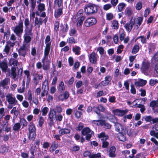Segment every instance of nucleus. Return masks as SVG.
Listing matches in <instances>:
<instances>
[{
	"mask_svg": "<svg viewBox=\"0 0 158 158\" xmlns=\"http://www.w3.org/2000/svg\"><path fill=\"white\" fill-rule=\"evenodd\" d=\"M29 133L28 134V139L30 140L34 141L35 138L36 128L35 124L32 122L30 123L28 125Z\"/></svg>",
	"mask_w": 158,
	"mask_h": 158,
	"instance_id": "obj_1",
	"label": "nucleus"
},
{
	"mask_svg": "<svg viewBox=\"0 0 158 158\" xmlns=\"http://www.w3.org/2000/svg\"><path fill=\"white\" fill-rule=\"evenodd\" d=\"M97 6L92 4L87 5L84 8L85 11L87 14L90 15L96 13L98 11Z\"/></svg>",
	"mask_w": 158,
	"mask_h": 158,
	"instance_id": "obj_2",
	"label": "nucleus"
},
{
	"mask_svg": "<svg viewBox=\"0 0 158 158\" xmlns=\"http://www.w3.org/2000/svg\"><path fill=\"white\" fill-rule=\"evenodd\" d=\"M50 37L49 35H47L45 40L46 47L44 49V55L45 56H48L50 49L51 41H50Z\"/></svg>",
	"mask_w": 158,
	"mask_h": 158,
	"instance_id": "obj_3",
	"label": "nucleus"
},
{
	"mask_svg": "<svg viewBox=\"0 0 158 158\" xmlns=\"http://www.w3.org/2000/svg\"><path fill=\"white\" fill-rule=\"evenodd\" d=\"M9 73V75H11V77H12V78L14 79H15L16 76L18 75H21L22 72L23 70L21 69H20L18 70V73L16 72V68L14 67H12L10 70L9 69V72H7Z\"/></svg>",
	"mask_w": 158,
	"mask_h": 158,
	"instance_id": "obj_4",
	"label": "nucleus"
},
{
	"mask_svg": "<svg viewBox=\"0 0 158 158\" xmlns=\"http://www.w3.org/2000/svg\"><path fill=\"white\" fill-rule=\"evenodd\" d=\"M23 22L21 21L19 22L18 25L15 27L14 30V31L17 36L20 37L23 32Z\"/></svg>",
	"mask_w": 158,
	"mask_h": 158,
	"instance_id": "obj_5",
	"label": "nucleus"
},
{
	"mask_svg": "<svg viewBox=\"0 0 158 158\" xmlns=\"http://www.w3.org/2000/svg\"><path fill=\"white\" fill-rule=\"evenodd\" d=\"M6 101L10 105H15L17 104L18 101L16 99L15 97L13 96L11 94H8L6 96Z\"/></svg>",
	"mask_w": 158,
	"mask_h": 158,
	"instance_id": "obj_6",
	"label": "nucleus"
},
{
	"mask_svg": "<svg viewBox=\"0 0 158 158\" xmlns=\"http://www.w3.org/2000/svg\"><path fill=\"white\" fill-rule=\"evenodd\" d=\"M81 133L83 135H86L85 139L88 141L90 140L92 135L94 134V132L88 127H86L83 129L81 131Z\"/></svg>",
	"mask_w": 158,
	"mask_h": 158,
	"instance_id": "obj_7",
	"label": "nucleus"
},
{
	"mask_svg": "<svg viewBox=\"0 0 158 158\" xmlns=\"http://www.w3.org/2000/svg\"><path fill=\"white\" fill-rule=\"evenodd\" d=\"M28 45L27 44H25L21 47L18 50L19 55L25 57L28 50Z\"/></svg>",
	"mask_w": 158,
	"mask_h": 158,
	"instance_id": "obj_8",
	"label": "nucleus"
},
{
	"mask_svg": "<svg viewBox=\"0 0 158 158\" xmlns=\"http://www.w3.org/2000/svg\"><path fill=\"white\" fill-rule=\"evenodd\" d=\"M135 24V19L132 18L130 22L127 23L124 27L126 28L127 31L129 32L131 31L133 25Z\"/></svg>",
	"mask_w": 158,
	"mask_h": 158,
	"instance_id": "obj_9",
	"label": "nucleus"
},
{
	"mask_svg": "<svg viewBox=\"0 0 158 158\" xmlns=\"http://www.w3.org/2000/svg\"><path fill=\"white\" fill-rule=\"evenodd\" d=\"M24 23L25 27V31H27V32L28 33L30 32V31H32L33 27L32 24H31L30 27H29L30 21L29 20L28 18H26L25 19Z\"/></svg>",
	"mask_w": 158,
	"mask_h": 158,
	"instance_id": "obj_10",
	"label": "nucleus"
},
{
	"mask_svg": "<svg viewBox=\"0 0 158 158\" xmlns=\"http://www.w3.org/2000/svg\"><path fill=\"white\" fill-rule=\"evenodd\" d=\"M96 19L94 18H90L87 19L84 22L85 25L86 27H89L96 23Z\"/></svg>",
	"mask_w": 158,
	"mask_h": 158,
	"instance_id": "obj_11",
	"label": "nucleus"
},
{
	"mask_svg": "<svg viewBox=\"0 0 158 158\" xmlns=\"http://www.w3.org/2000/svg\"><path fill=\"white\" fill-rule=\"evenodd\" d=\"M98 137L99 138H102V139H101V140L103 141L102 145V148H107L108 146L109 143L107 141H104V140H106L108 138V137H107L106 136H105V133H102L100 134L99 135Z\"/></svg>",
	"mask_w": 158,
	"mask_h": 158,
	"instance_id": "obj_12",
	"label": "nucleus"
},
{
	"mask_svg": "<svg viewBox=\"0 0 158 158\" xmlns=\"http://www.w3.org/2000/svg\"><path fill=\"white\" fill-rule=\"evenodd\" d=\"M0 67L2 72L5 73L7 72H9V69L8 68L7 61L6 60H4L0 63Z\"/></svg>",
	"mask_w": 158,
	"mask_h": 158,
	"instance_id": "obj_13",
	"label": "nucleus"
},
{
	"mask_svg": "<svg viewBox=\"0 0 158 158\" xmlns=\"http://www.w3.org/2000/svg\"><path fill=\"white\" fill-rule=\"evenodd\" d=\"M48 56H45L44 55V56L42 60V62L43 63V69L44 70H46L49 69V65L50 64V61L47 60L45 61V60L46 59L47 57Z\"/></svg>",
	"mask_w": 158,
	"mask_h": 158,
	"instance_id": "obj_14",
	"label": "nucleus"
},
{
	"mask_svg": "<svg viewBox=\"0 0 158 158\" xmlns=\"http://www.w3.org/2000/svg\"><path fill=\"white\" fill-rule=\"evenodd\" d=\"M32 31H31L30 32L27 33V31H25V34L23 36L24 41L26 43L30 42L31 40V37L29 35H32Z\"/></svg>",
	"mask_w": 158,
	"mask_h": 158,
	"instance_id": "obj_15",
	"label": "nucleus"
},
{
	"mask_svg": "<svg viewBox=\"0 0 158 158\" xmlns=\"http://www.w3.org/2000/svg\"><path fill=\"white\" fill-rule=\"evenodd\" d=\"M126 134V130L122 132H119L117 134V138L120 141L124 142L126 140V138L125 134Z\"/></svg>",
	"mask_w": 158,
	"mask_h": 158,
	"instance_id": "obj_16",
	"label": "nucleus"
},
{
	"mask_svg": "<svg viewBox=\"0 0 158 158\" xmlns=\"http://www.w3.org/2000/svg\"><path fill=\"white\" fill-rule=\"evenodd\" d=\"M69 96V94L67 91H65L64 93L61 94L58 96V98L59 100L63 101L64 99H68Z\"/></svg>",
	"mask_w": 158,
	"mask_h": 158,
	"instance_id": "obj_17",
	"label": "nucleus"
},
{
	"mask_svg": "<svg viewBox=\"0 0 158 158\" xmlns=\"http://www.w3.org/2000/svg\"><path fill=\"white\" fill-rule=\"evenodd\" d=\"M149 66V63L148 62H143L142 65L141 69L142 72L144 74H145L146 71L148 69Z\"/></svg>",
	"mask_w": 158,
	"mask_h": 158,
	"instance_id": "obj_18",
	"label": "nucleus"
},
{
	"mask_svg": "<svg viewBox=\"0 0 158 158\" xmlns=\"http://www.w3.org/2000/svg\"><path fill=\"white\" fill-rule=\"evenodd\" d=\"M89 60L90 62L92 63L95 64L97 62L96 54L94 52L92 53L89 55Z\"/></svg>",
	"mask_w": 158,
	"mask_h": 158,
	"instance_id": "obj_19",
	"label": "nucleus"
},
{
	"mask_svg": "<svg viewBox=\"0 0 158 158\" xmlns=\"http://www.w3.org/2000/svg\"><path fill=\"white\" fill-rule=\"evenodd\" d=\"M116 148L114 146H112L110 148L109 150V156L111 157H115L116 156L115 153Z\"/></svg>",
	"mask_w": 158,
	"mask_h": 158,
	"instance_id": "obj_20",
	"label": "nucleus"
},
{
	"mask_svg": "<svg viewBox=\"0 0 158 158\" xmlns=\"http://www.w3.org/2000/svg\"><path fill=\"white\" fill-rule=\"evenodd\" d=\"M115 126L116 131L118 132H122L125 130L122 126L118 123H115Z\"/></svg>",
	"mask_w": 158,
	"mask_h": 158,
	"instance_id": "obj_21",
	"label": "nucleus"
},
{
	"mask_svg": "<svg viewBox=\"0 0 158 158\" xmlns=\"http://www.w3.org/2000/svg\"><path fill=\"white\" fill-rule=\"evenodd\" d=\"M43 23V19L41 18H38L37 17L35 18V26H38V27H40V25H41Z\"/></svg>",
	"mask_w": 158,
	"mask_h": 158,
	"instance_id": "obj_22",
	"label": "nucleus"
},
{
	"mask_svg": "<svg viewBox=\"0 0 158 158\" xmlns=\"http://www.w3.org/2000/svg\"><path fill=\"white\" fill-rule=\"evenodd\" d=\"M9 81V79L6 78L3 80L1 81L0 82V86L2 87L3 89L5 88V86L8 84Z\"/></svg>",
	"mask_w": 158,
	"mask_h": 158,
	"instance_id": "obj_23",
	"label": "nucleus"
},
{
	"mask_svg": "<svg viewBox=\"0 0 158 158\" xmlns=\"http://www.w3.org/2000/svg\"><path fill=\"white\" fill-rule=\"evenodd\" d=\"M10 113L13 114V119H15L18 116L19 112L18 110H16V107H14L12 110H11Z\"/></svg>",
	"mask_w": 158,
	"mask_h": 158,
	"instance_id": "obj_24",
	"label": "nucleus"
},
{
	"mask_svg": "<svg viewBox=\"0 0 158 158\" xmlns=\"http://www.w3.org/2000/svg\"><path fill=\"white\" fill-rule=\"evenodd\" d=\"M70 133V130L67 128L61 129L59 131L60 136H62L65 134H69Z\"/></svg>",
	"mask_w": 158,
	"mask_h": 158,
	"instance_id": "obj_25",
	"label": "nucleus"
},
{
	"mask_svg": "<svg viewBox=\"0 0 158 158\" xmlns=\"http://www.w3.org/2000/svg\"><path fill=\"white\" fill-rule=\"evenodd\" d=\"M56 113L55 110L54 109L51 110L49 114V119H53L54 117L56 116Z\"/></svg>",
	"mask_w": 158,
	"mask_h": 158,
	"instance_id": "obj_26",
	"label": "nucleus"
},
{
	"mask_svg": "<svg viewBox=\"0 0 158 158\" xmlns=\"http://www.w3.org/2000/svg\"><path fill=\"white\" fill-rule=\"evenodd\" d=\"M146 83L147 81H146L140 79L139 81L135 82V85L136 86H143Z\"/></svg>",
	"mask_w": 158,
	"mask_h": 158,
	"instance_id": "obj_27",
	"label": "nucleus"
},
{
	"mask_svg": "<svg viewBox=\"0 0 158 158\" xmlns=\"http://www.w3.org/2000/svg\"><path fill=\"white\" fill-rule=\"evenodd\" d=\"M62 8L58 9L55 13V16L56 18H58L62 14Z\"/></svg>",
	"mask_w": 158,
	"mask_h": 158,
	"instance_id": "obj_28",
	"label": "nucleus"
},
{
	"mask_svg": "<svg viewBox=\"0 0 158 158\" xmlns=\"http://www.w3.org/2000/svg\"><path fill=\"white\" fill-rule=\"evenodd\" d=\"M21 127L20 123H15L13 127V130L15 131H19Z\"/></svg>",
	"mask_w": 158,
	"mask_h": 158,
	"instance_id": "obj_29",
	"label": "nucleus"
},
{
	"mask_svg": "<svg viewBox=\"0 0 158 158\" xmlns=\"http://www.w3.org/2000/svg\"><path fill=\"white\" fill-rule=\"evenodd\" d=\"M9 62L11 65H13L14 67L17 66L18 63V59L12 58L10 59Z\"/></svg>",
	"mask_w": 158,
	"mask_h": 158,
	"instance_id": "obj_30",
	"label": "nucleus"
},
{
	"mask_svg": "<svg viewBox=\"0 0 158 158\" xmlns=\"http://www.w3.org/2000/svg\"><path fill=\"white\" fill-rule=\"evenodd\" d=\"M38 9L40 12L45 10V5L43 3H39L37 6Z\"/></svg>",
	"mask_w": 158,
	"mask_h": 158,
	"instance_id": "obj_31",
	"label": "nucleus"
},
{
	"mask_svg": "<svg viewBox=\"0 0 158 158\" xmlns=\"http://www.w3.org/2000/svg\"><path fill=\"white\" fill-rule=\"evenodd\" d=\"M80 49V47L78 46H75V47H73V51L75 53L76 55H79L80 54L79 51Z\"/></svg>",
	"mask_w": 158,
	"mask_h": 158,
	"instance_id": "obj_32",
	"label": "nucleus"
},
{
	"mask_svg": "<svg viewBox=\"0 0 158 158\" xmlns=\"http://www.w3.org/2000/svg\"><path fill=\"white\" fill-rule=\"evenodd\" d=\"M125 6V4L124 3H120L118 6V12L121 11Z\"/></svg>",
	"mask_w": 158,
	"mask_h": 158,
	"instance_id": "obj_33",
	"label": "nucleus"
},
{
	"mask_svg": "<svg viewBox=\"0 0 158 158\" xmlns=\"http://www.w3.org/2000/svg\"><path fill=\"white\" fill-rule=\"evenodd\" d=\"M37 148L38 147H36V146H35L31 148L30 152L33 156H35L34 153L37 151V150L38 149Z\"/></svg>",
	"mask_w": 158,
	"mask_h": 158,
	"instance_id": "obj_34",
	"label": "nucleus"
},
{
	"mask_svg": "<svg viewBox=\"0 0 158 158\" xmlns=\"http://www.w3.org/2000/svg\"><path fill=\"white\" fill-rule=\"evenodd\" d=\"M58 89L60 91L62 92L64 90V82L61 81L59 85Z\"/></svg>",
	"mask_w": 158,
	"mask_h": 158,
	"instance_id": "obj_35",
	"label": "nucleus"
},
{
	"mask_svg": "<svg viewBox=\"0 0 158 158\" xmlns=\"http://www.w3.org/2000/svg\"><path fill=\"white\" fill-rule=\"evenodd\" d=\"M112 26L114 29H117L118 27V23L117 21L114 20L112 22Z\"/></svg>",
	"mask_w": 158,
	"mask_h": 158,
	"instance_id": "obj_36",
	"label": "nucleus"
},
{
	"mask_svg": "<svg viewBox=\"0 0 158 158\" xmlns=\"http://www.w3.org/2000/svg\"><path fill=\"white\" fill-rule=\"evenodd\" d=\"M20 123L22 124L23 127H26L27 125V122L26 120L23 118H22L20 119Z\"/></svg>",
	"mask_w": 158,
	"mask_h": 158,
	"instance_id": "obj_37",
	"label": "nucleus"
},
{
	"mask_svg": "<svg viewBox=\"0 0 158 158\" xmlns=\"http://www.w3.org/2000/svg\"><path fill=\"white\" fill-rule=\"evenodd\" d=\"M139 50V47L138 45H135L133 48L132 53L133 54H135L137 53Z\"/></svg>",
	"mask_w": 158,
	"mask_h": 158,
	"instance_id": "obj_38",
	"label": "nucleus"
},
{
	"mask_svg": "<svg viewBox=\"0 0 158 158\" xmlns=\"http://www.w3.org/2000/svg\"><path fill=\"white\" fill-rule=\"evenodd\" d=\"M10 50V48L8 46L6 45L3 51L5 52L7 55H8L9 54Z\"/></svg>",
	"mask_w": 158,
	"mask_h": 158,
	"instance_id": "obj_39",
	"label": "nucleus"
},
{
	"mask_svg": "<svg viewBox=\"0 0 158 158\" xmlns=\"http://www.w3.org/2000/svg\"><path fill=\"white\" fill-rule=\"evenodd\" d=\"M80 19L78 21L77 23V25L79 26H80L82 24L84 20L85 19V18L84 16H82L81 17H80Z\"/></svg>",
	"mask_w": 158,
	"mask_h": 158,
	"instance_id": "obj_40",
	"label": "nucleus"
},
{
	"mask_svg": "<svg viewBox=\"0 0 158 158\" xmlns=\"http://www.w3.org/2000/svg\"><path fill=\"white\" fill-rule=\"evenodd\" d=\"M4 39H5L6 37V40H8L9 38V35L10 34V31L9 29L7 30L6 32H4Z\"/></svg>",
	"mask_w": 158,
	"mask_h": 158,
	"instance_id": "obj_41",
	"label": "nucleus"
},
{
	"mask_svg": "<svg viewBox=\"0 0 158 158\" xmlns=\"http://www.w3.org/2000/svg\"><path fill=\"white\" fill-rule=\"evenodd\" d=\"M100 157V153H98L97 154L91 155V156H89V158H99Z\"/></svg>",
	"mask_w": 158,
	"mask_h": 158,
	"instance_id": "obj_42",
	"label": "nucleus"
},
{
	"mask_svg": "<svg viewBox=\"0 0 158 158\" xmlns=\"http://www.w3.org/2000/svg\"><path fill=\"white\" fill-rule=\"evenodd\" d=\"M125 113L124 111L119 110H114V114L116 115H120V114H124Z\"/></svg>",
	"mask_w": 158,
	"mask_h": 158,
	"instance_id": "obj_43",
	"label": "nucleus"
},
{
	"mask_svg": "<svg viewBox=\"0 0 158 158\" xmlns=\"http://www.w3.org/2000/svg\"><path fill=\"white\" fill-rule=\"evenodd\" d=\"M7 46H8L10 48L11 47H13L15 45V43L14 42H11V41L9 40L6 42Z\"/></svg>",
	"mask_w": 158,
	"mask_h": 158,
	"instance_id": "obj_44",
	"label": "nucleus"
},
{
	"mask_svg": "<svg viewBox=\"0 0 158 158\" xmlns=\"http://www.w3.org/2000/svg\"><path fill=\"white\" fill-rule=\"evenodd\" d=\"M97 110H98L99 111L103 112L105 110V108L102 105H99L97 107H95Z\"/></svg>",
	"mask_w": 158,
	"mask_h": 158,
	"instance_id": "obj_45",
	"label": "nucleus"
},
{
	"mask_svg": "<svg viewBox=\"0 0 158 158\" xmlns=\"http://www.w3.org/2000/svg\"><path fill=\"white\" fill-rule=\"evenodd\" d=\"M57 146L55 143H52L50 148V151L52 152L57 148Z\"/></svg>",
	"mask_w": 158,
	"mask_h": 158,
	"instance_id": "obj_46",
	"label": "nucleus"
},
{
	"mask_svg": "<svg viewBox=\"0 0 158 158\" xmlns=\"http://www.w3.org/2000/svg\"><path fill=\"white\" fill-rule=\"evenodd\" d=\"M31 8L32 10H33L35 8L36 6V1L34 0H31Z\"/></svg>",
	"mask_w": 158,
	"mask_h": 158,
	"instance_id": "obj_47",
	"label": "nucleus"
},
{
	"mask_svg": "<svg viewBox=\"0 0 158 158\" xmlns=\"http://www.w3.org/2000/svg\"><path fill=\"white\" fill-rule=\"evenodd\" d=\"M83 10L82 9H81L77 13L76 16L78 18H79L80 17H81L82 16H83L82 14L83 13Z\"/></svg>",
	"mask_w": 158,
	"mask_h": 158,
	"instance_id": "obj_48",
	"label": "nucleus"
},
{
	"mask_svg": "<svg viewBox=\"0 0 158 158\" xmlns=\"http://www.w3.org/2000/svg\"><path fill=\"white\" fill-rule=\"evenodd\" d=\"M150 134L151 136H154L158 139V132H155L153 130L150 131Z\"/></svg>",
	"mask_w": 158,
	"mask_h": 158,
	"instance_id": "obj_49",
	"label": "nucleus"
},
{
	"mask_svg": "<svg viewBox=\"0 0 158 158\" xmlns=\"http://www.w3.org/2000/svg\"><path fill=\"white\" fill-rule=\"evenodd\" d=\"M60 23L58 21H56L54 23V29L55 31H57L59 27Z\"/></svg>",
	"mask_w": 158,
	"mask_h": 158,
	"instance_id": "obj_50",
	"label": "nucleus"
},
{
	"mask_svg": "<svg viewBox=\"0 0 158 158\" xmlns=\"http://www.w3.org/2000/svg\"><path fill=\"white\" fill-rule=\"evenodd\" d=\"M143 20V17H139L137 18V19L136 20V24H138L139 25V26H140Z\"/></svg>",
	"mask_w": 158,
	"mask_h": 158,
	"instance_id": "obj_51",
	"label": "nucleus"
},
{
	"mask_svg": "<svg viewBox=\"0 0 158 158\" xmlns=\"http://www.w3.org/2000/svg\"><path fill=\"white\" fill-rule=\"evenodd\" d=\"M63 0H55L54 3L56 4L58 7H60L62 4Z\"/></svg>",
	"mask_w": 158,
	"mask_h": 158,
	"instance_id": "obj_52",
	"label": "nucleus"
},
{
	"mask_svg": "<svg viewBox=\"0 0 158 158\" xmlns=\"http://www.w3.org/2000/svg\"><path fill=\"white\" fill-rule=\"evenodd\" d=\"M67 41L69 44H74L76 43L74 38L73 37L69 38L67 40Z\"/></svg>",
	"mask_w": 158,
	"mask_h": 158,
	"instance_id": "obj_53",
	"label": "nucleus"
},
{
	"mask_svg": "<svg viewBox=\"0 0 158 158\" xmlns=\"http://www.w3.org/2000/svg\"><path fill=\"white\" fill-rule=\"evenodd\" d=\"M48 108L47 107H44L42 110V115L43 116H45L48 112Z\"/></svg>",
	"mask_w": 158,
	"mask_h": 158,
	"instance_id": "obj_54",
	"label": "nucleus"
},
{
	"mask_svg": "<svg viewBox=\"0 0 158 158\" xmlns=\"http://www.w3.org/2000/svg\"><path fill=\"white\" fill-rule=\"evenodd\" d=\"M104 123L102 125L105 128L109 129L111 127V125L108 123H107L104 121Z\"/></svg>",
	"mask_w": 158,
	"mask_h": 158,
	"instance_id": "obj_55",
	"label": "nucleus"
},
{
	"mask_svg": "<svg viewBox=\"0 0 158 158\" xmlns=\"http://www.w3.org/2000/svg\"><path fill=\"white\" fill-rule=\"evenodd\" d=\"M94 122H96L97 123H96L98 125H101L102 126L103 124L104 123V121L103 120H94Z\"/></svg>",
	"mask_w": 158,
	"mask_h": 158,
	"instance_id": "obj_56",
	"label": "nucleus"
},
{
	"mask_svg": "<svg viewBox=\"0 0 158 158\" xmlns=\"http://www.w3.org/2000/svg\"><path fill=\"white\" fill-rule=\"evenodd\" d=\"M111 5L110 4H106L103 6V9L105 10H107L111 7Z\"/></svg>",
	"mask_w": 158,
	"mask_h": 158,
	"instance_id": "obj_57",
	"label": "nucleus"
},
{
	"mask_svg": "<svg viewBox=\"0 0 158 158\" xmlns=\"http://www.w3.org/2000/svg\"><path fill=\"white\" fill-rule=\"evenodd\" d=\"M44 121V120L43 117L42 116L40 117L39 121V125L40 127H41L42 126Z\"/></svg>",
	"mask_w": 158,
	"mask_h": 158,
	"instance_id": "obj_58",
	"label": "nucleus"
},
{
	"mask_svg": "<svg viewBox=\"0 0 158 158\" xmlns=\"http://www.w3.org/2000/svg\"><path fill=\"white\" fill-rule=\"evenodd\" d=\"M83 124L82 123H80L79 124L78 126L76 128L77 130L80 131L81 130L83 127Z\"/></svg>",
	"mask_w": 158,
	"mask_h": 158,
	"instance_id": "obj_59",
	"label": "nucleus"
},
{
	"mask_svg": "<svg viewBox=\"0 0 158 158\" xmlns=\"http://www.w3.org/2000/svg\"><path fill=\"white\" fill-rule=\"evenodd\" d=\"M68 29V24L67 23H65L64 24L63 27L62 29V31L63 32H67Z\"/></svg>",
	"mask_w": 158,
	"mask_h": 158,
	"instance_id": "obj_60",
	"label": "nucleus"
},
{
	"mask_svg": "<svg viewBox=\"0 0 158 158\" xmlns=\"http://www.w3.org/2000/svg\"><path fill=\"white\" fill-rule=\"evenodd\" d=\"M158 83V80L151 79L150 81V84L151 86H153L156 83Z\"/></svg>",
	"mask_w": 158,
	"mask_h": 158,
	"instance_id": "obj_61",
	"label": "nucleus"
},
{
	"mask_svg": "<svg viewBox=\"0 0 158 158\" xmlns=\"http://www.w3.org/2000/svg\"><path fill=\"white\" fill-rule=\"evenodd\" d=\"M82 114V113L79 111L76 110L75 114V116L78 118H79L81 115Z\"/></svg>",
	"mask_w": 158,
	"mask_h": 158,
	"instance_id": "obj_62",
	"label": "nucleus"
},
{
	"mask_svg": "<svg viewBox=\"0 0 158 158\" xmlns=\"http://www.w3.org/2000/svg\"><path fill=\"white\" fill-rule=\"evenodd\" d=\"M142 7V4L141 2H138L136 5V8L137 10H140Z\"/></svg>",
	"mask_w": 158,
	"mask_h": 158,
	"instance_id": "obj_63",
	"label": "nucleus"
},
{
	"mask_svg": "<svg viewBox=\"0 0 158 158\" xmlns=\"http://www.w3.org/2000/svg\"><path fill=\"white\" fill-rule=\"evenodd\" d=\"M152 117L151 116H147L145 118V120L147 122H150L152 121Z\"/></svg>",
	"mask_w": 158,
	"mask_h": 158,
	"instance_id": "obj_64",
	"label": "nucleus"
}]
</instances>
